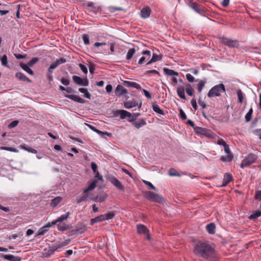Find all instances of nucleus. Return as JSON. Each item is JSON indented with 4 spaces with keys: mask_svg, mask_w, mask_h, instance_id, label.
Listing matches in <instances>:
<instances>
[{
    "mask_svg": "<svg viewBox=\"0 0 261 261\" xmlns=\"http://www.w3.org/2000/svg\"><path fill=\"white\" fill-rule=\"evenodd\" d=\"M193 253L196 256L206 260H211L215 256V248L206 241H197L194 245Z\"/></svg>",
    "mask_w": 261,
    "mask_h": 261,
    "instance_id": "f257e3e1",
    "label": "nucleus"
},
{
    "mask_svg": "<svg viewBox=\"0 0 261 261\" xmlns=\"http://www.w3.org/2000/svg\"><path fill=\"white\" fill-rule=\"evenodd\" d=\"M225 92V87L224 84H220L212 87L207 93V96L210 98L220 96L221 92Z\"/></svg>",
    "mask_w": 261,
    "mask_h": 261,
    "instance_id": "f03ea898",
    "label": "nucleus"
},
{
    "mask_svg": "<svg viewBox=\"0 0 261 261\" xmlns=\"http://www.w3.org/2000/svg\"><path fill=\"white\" fill-rule=\"evenodd\" d=\"M96 180H94L90 185H89L86 189L83 190V193L84 195L80 198L76 199V202L77 203H80L83 201H85L88 200L89 192L93 190L96 187Z\"/></svg>",
    "mask_w": 261,
    "mask_h": 261,
    "instance_id": "7ed1b4c3",
    "label": "nucleus"
},
{
    "mask_svg": "<svg viewBox=\"0 0 261 261\" xmlns=\"http://www.w3.org/2000/svg\"><path fill=\"white\" fill-rule=\"evenodd\" d=\"M144 197L149 200L158 203H162L164 201V199L162 196L151 191L145 192L144 193Z\"/></svg>",
    "mask_w": 261,
    "mask_h": 261,
    "instance_id": "20e7f679",
    "label": "nucleus"
},
{
    "mask_svg": "<svg viewBox=\"0 0 261 261\" xmlns=\"http://www.w3.org/2000/svg\"><path fill=\"white\" fill-rule=\"evenodd\" d=\"M83 6L87 11L94 14L101 10L100 6H97L95 3L92 2H86Z\"/></svg>",
    "mask_w": 261,
    "mask_h": 261,
    "instance_id": "39448f33",
    "label": "nucleus"
},
{
    "mask_svg": "<svg viewBox=\"0 0 261 261\" xmlns=\"http://www.w3.org/2000/svg\"><path fill=\"white\" fill-rule=\"evenodd\" d=\"M219 39L223 44L230 48H238L240 46L239 42L237 40H232L224 36L219 37Z\"/></svg>",
    "mask_w": 261,
    "mask_h": 261,
    "instance_id": "423d86ee",
    "label": "nucleus"
},
{
    "mask_svg": "<svg viewBox=\"0 0 261 261\" xmlns=\"http://www.w3.org/2000/svg\"><path fill=\"white\" fill-rule=\"evenodd\" d=\"M257 159V156L253 153H250L242 161L240 167L244 168L249 166L255 162Z\"/></svg>",
    "mask_w": 261,
    "mask_h": 261,
    "instance_id": "0eeeda50",
    "label": "nucleus"
},
{
    "mask_svg": "<svg viewBox=\"0 0 261 261\" xmlns=\"http://www.w3.org/2000/svg\"><path fill=\"white\" fill-rule=\"evenodd\" d=\"M72 80L74 83L79 86H87L89 85V80L87 76L82 79L79 76L73 75L72 76Z\"/></svg>",
    "mask_w": 261,
    "mask_h": 261,
    "instance_id": "6e6552de",
    "label": "nucleus"
},
{
    "mask_svg": "<svg viewBox=\"0 0 261 261\" xmlns=\"http://www.w3.org/2000/svg\"><path fill=\"white\" fill-rule=\"evenodd\" d=\"M194 130L197 134L206 136L209 138H212L213 137V135L211 134L210 132L207 129L196 127V128H194Z\"/></svg>",
    "mask_w": 261,
    "mask_h": 261,
    "instance_id": "1a4fd4ad",
    "label": "nucleus"
},
{
    "mask_svg": "<svg viewBox=\"0 0 261 261\" xmlns=\"http://www.w3.org/2000/svg\"><path fill=\"white\" fill-rule=\"evenodd\" d=\"M137 232L139 234H146V239L150 240V236L149 234V229L146 226L143 224H138L137 226Z\"/></svg>",
    "mask_w": 261,
    "mask_h": 261,
    "instance_id": "9d476101",
    "label": "nucleus"
},
{
    "mask_svg": "<svg viewBox=\"0 0 261 261\" xmlns=\"http://www.w3.org/2000/svg\"><path fill=\"white\" fill-rule=\"evenodd\" d=\"M108 179L116 188L121 190H124V187L121 182L114 176H109Z\"/></svg>",
    "mask_w": 261,
    "mask_h": 261,
    "instance_id": "9b49d317",
    "label": "nucleus"
},
{
    "mask_svg": "<svg viewBox=\"0 0 261 261\" xmlns=\"http://www.w3.org/2000/svg\"><path fill=\"white\" fill-rule=\"evenodd\" d=\"M127 93V90L121 85H118L115 90V95L118 97H120L123 94Z\"/></svg>",
    "mask_w": 261,
    "mask_h": 261,
    "instance_id": "f8f14e48",
    "label": "nucleus"
},
{
    "mask_svg": "<svg viewBox=\"0 0 261 261\" xmlns=\"http://www.w3.org/2000/svg\"><path fill=\"white\" fill-rule=\"evenodd\" d=\"M151 13V10L149 7H145L142 9L140 12V16L144 19L148 18Z\"/></svg>",
    "mask_w": 261,
    "mask_h": 261,
    "instance_id": "ddd939ff",
    "label": "nucleus"
},
{
    "mask_svg": "<svg viewBox=\"0 0 261 261\" xmlns=\"http://www.w3.org/2000/svg\"><path fill=\"white\" fill-rule=\"evenodd\" d=\"M56 251L53 246H49L48 248H45L42 251V256L44 257H49Z\"/></svg>",
    "mask_w": 261,
    "mask_h": 261,
    "instance_id": "4468645a",
    "label": "nucleus"
},
{
    "mask_svg": "<svg viewBox=\"0 0 261 261\" xmlns=\"http://www.w3.org/2000/svg\"><path fill=\"white\" fill-rule=\"evenodd\" d=\"M65 96L67 98H68L74 101H76L77 102L80 103H85L86 102V100L82 99L80 97L75 95H65Z\"/></svg>",
    "mask_w": 261,
    "mask_h": 261,
    "instance_id": "2eb2a0df",
    "label": "nucleus"
},
{
    "mask_svg": "<svg viewBox=\"0 0 261 261\" xmlns=\"http://www.w3.org/2000/svg\"><path fill=\"white\" fill-rule=\"evenodd\" d=\"M15 77L21 81L27 82L28 83L32 82L30 79L27 77L23 73L21 72H17L15 74Z\"/></svg>",
    "mask_w": 261,
    "mask_h": 261,
    "instance_id": "dca6fc26",
    "label": "nucleus"
},
{
    "mask_svg": "<svg viewBox=\"0 0 261 261\" xmlns=\"http://www.w3.org/2000/svg\"><path fill=\"white\" fill-rule=\"evenodd\" d=\"M152 108L153 111L156 112V113L161 114L162 115H165L164 111L160 109L156 101H154L153 102H152Z\"/></svg>",
    "mask_w": 261,
    "mask_h": 261,
    "instance_id": "f3484780",
    "label": "nucleus"
},
{
    "mask_svg": "<svg viewBox=\"0 0 261 261\" xmlns=\"http://www.w3.org/2000/svg\"><path fill=\"white\" fill-rule=\"evenodd\" d=\"M3 258L9 261H21V258L18 256H15L13 255L6 254L3 256Z\"/></svg>",
    "mask_w": 261,
    "mask_h": 261,
    "instance_id": "a211bd4d",
    "label": "nucleus"
},
{
    "mask_svg": "<svg viewBox=\"0 0 261 261\" xmlns=\"http://www.w3.org/2000/svg\"><path fill=\"white\" fill-rule=\"evenodd\" d=\"M138 105V102L135 99H132L124 102V107L126 109H130L133 107H136Z\"/></svg>",
    "mask_w": 261,
    "mask_h": 261,
    "instance_id": "6ab92c4d",
    "label": "nucleus"
},
{
    "mask_svg": "<svg viewBox=\"0 0 261 261\" xmlns=\"http://www.w3.org/2000/svg\"><path fill=\"white\" fill-rule=\"evenodd\" d=\"M177 93L178 96L181 99L186 100V97L185 94V88L182 86H179L177 88Z\"/></svg>",
    "mask_w": 261,
    "mask_h": 261,
    "instance_id": "aec40b11",
    "label": "nucleus"
},
{
    "mask_svg": "<svg viewBox=\"0 0 261 261\" xmlns=\"http://www.w3.org/2000/svg\"><path fill=\"white\" fill-rule=\"evenodd\" d=\"M20 147L24 150H26L29 152H31V153H37L38 152L37 150H36L35 149H34L31 147H30L29 145L25 144H21L20 145Z\"/></svg>",
    "mask_w": 261,
    "mask_h": 261,
    "instance_id": "412c9836",
    "label": "nucleus"
},
{
    "mask_svg": "<svg viewBox=\"0 0 261 261\" xmlns=\"http://www.w3.org/2000/svg\"><path fill=\"white\" fill-rule=\"evenodd\" d=\"M103 221H105L103 215H101L94 218L91 219L90 220V224L91 225H93L96 223L102 222Z\"/></svg>",
    "mask_w": 261,
    "mask_h": 261,
    "instance_id": "4be33fe9",
    "label": "nucleus"
},
{
    "mask_svg": "<svg viewBox=\"0 0 261 261\" xmlns=\"http://www.w3.org/2000/svg\"><path fill=\"white\" fill-rule=\"evenodd\" d=\"M20 66L25 71H26L27 73H28L29 74H30V75H34V71L30 68V66H29V65H28L27 64H25V63H20Z\"/></svg>",
    "mask_w": 261,
    "mask_h": 261,
    "instance_id": "5701e85b",
    "label": "nucleus"
},
{
    "mask_svg": "<svg viewBox=\"0 0 261 261\" xmlns=\"http://www.w3.org/2000/svg\"><path fill=\"white\" fill-rule=\"evenodd\" d=\"M132 124L137 128L139 129L140 127L145 125L146 124V120L142 119L138 121H135L132 123Z\"/></svg>",
    "mask_w": 261,
    "mask_h": 261,
    "instance_id": "b1692460",
    "label": "nucleus"
},
{
    "mask_svg": "<svg viewBox=\"0 0 261 261\" xmlns=\"http://www.w3.org/2000/svg\"><path fill=\"white\" fill-rule=\"evenodd\" d=\"M215 225L213 223L208 224L206 226V231L210 234H214L215 232Z\"/></svg>",
    "mask_w": 261,
    "mask_h": 261,
    "instance_id": "393cba45",
    "label": "nucleus"
},
{
    "mask_svg": "<svg viewBox=\"0 0 261 261\" xmlns=\"http://www.w3.org/2000/svg\"><path fill=\"white\" fill-rule=\"evenodd\" d=\"M163 71L165 73V74L167 75H170V76H172V75H175V76H177L178 75V73L176 71H175L172 69H170L169 68H163Z\"/></svg>",
    "mask_w": 261,
    "mask_h": 261,
    "instance_id": "a878e982",
    "label": "nucleus"
},
{
    "mask_svg": "<svg viewBox=\"0 0 261 261\" xmlns=\"http://www.w3.org/2000/svg\"><path fill=\"white\" fill-rule=\"evenodd\" d=\"M116 215L115 211H109L106 214L103 215L105 220H109L114 218Z\"/></svg>",
    "mask_w": 261,
    "mask_h": 261,
    "instance_id": "bb28decb",
    "label": "nucleus"
},
{
    "mask_svg": "<svg viewBox=\"0 0 261 261\" xmlns=\"http://www.w3.org/2000/svg\"><path fill=\"white\" fill-rule=\"evenodd\" d=\"M62 200V198L58 196L54 199H53L50 202V206L52 207L56 206Z\"/></svg>",
    "mask_w": 261,
    "mask_h": 261,
    "instance_id": "cd10ccee",
    "label": "nucleus"
},
{
    "mask_svg": "<svg viewBox=\"0 0 261 261\" xmlns=\"http://www.w3.org/2000/svg\"><path fill=\"white\" fill-rule=\"evenodd\" d=\"M131 116L132 114L130 112L124 110H120V117L121 119H124L127 117H130Z\"/></svg>",
    "mask_w": 261,
    "mask_h": 261,
    "instance_id": "c85d7f7f",
    "label": "nucleus"
},
{
    "mask_svg": "<svg viewBox=\"0 0 261 261\" xmlns=\"http://www.w3.org/2000/svg\"><path fill=\"white\" fill-rule=\"evenodd\" d=\"M136 49L135 48H132L128 49V52L126 56V59L127 60H130L134 54L136 53Z\"/></svg>",
    "mask_w": 261,
    "mask_h": 261,
    "instance_id": "c756f323",
    "label": "nucleus"
},
{
    "mask_svg": "<svg viewBox=\"0 0 261 261\" xmlns=\"http://www.w3.org/2000/svg\"><path fill=\"white\" fill-rule=\"evenodd\" d=\"M190 7L198 13L201 14L202 13L203 10L199 7L196 3H192L190 4Z\"/></svg>",
    "mask_w": 261,
    "mask_h": 261,
    "instance_id": "7c9ffc66",
    "label": "nucleus"
},
{
    "mask_svg": "<svg viewBox=\"0 0 261 261\" xmlns=\"http://www.w3.org/2000/svg\"><path fill=\"white\" fill-rule=\"evenodd\" d=\"M185 86L186 87V91L187 94L189 96H192L193 95L194 91L193 88L190 84H186Z\"/></svg>",
    "mask_w": 261,
    "mask_h": 261,
    "instance_id": "2f4dec72",
    "label": "nucleus"
},
{
    "mask_svg": "<svg viewBox=\"0 0 261 261\" xmlns=\"http://www.w3.org/2000/svg\"><path fill=\"white\" fill-rule=\"evenodd\" d=\"M261 216V211H256L254 214H251L248 217V218L251 220H255L257 218Z\"/></svg>",
    "mask_w": 261,
    "mask_h": 261,
    "instance_id": "473e14b6",
    "label": "nucleus"
},
{
    "mask_svg": "<svg viewBox=\"0 0 261 261\" xmlns=\"http://www.w3.org/2000/svg\"><path fill=\"white\" fill-rule=\"evenodd\" d=\"M140 115V113H133L132 114L131 118L128 119V121L132 123H134Z\"/></svg>",
    "mask_w": 261,
    "mask_h": 261,
    "instance_id": "72a5a7b5",
    "label": "nucleus"
},
{
    "mask_svg": "<svg viewBox=\"0 0 261 261\" xmlns=\"http://www.w3.org/2000/svg\"><path fill=\"white\" fill-rule=\"evenodd\" d=\"M0 60L3 66L8 67V58L6 55H4L2 57H0Z\"/></svg>",
    "mask_w": 261,
    "mask_h": 261,
    "instance_id": "f704fd0d",
    "label": "nucleus"
},
{
    "mask_svg": "<svg viewBox=\"0 0 261 261\" xmlns=\"http://www.w3.org/2000/svg\"><path fill=\"white\" fill-rule=\"evenodd\" d=\"M1 150H7L14 152H18V150L15 148L11 147L2 146L0 148Z\"/></svg>",
    "mask_w": 261,
    "mask_h": 261,
    "instance_id": "c9c22d12",
    "label": "nucleus"
},
{
    "mask_svg": "<svg viewBox=\"0 0 261 261\" xmlns=\"http://www.w3.org/2000/svg\"><path fill=\"white\" fill-rule=\"evenodd\" d=\"M232 180L233 177L231 174L228 173H226L224 174L223 180L227 181V182L229 183Z\"/></svg>",
    "mask_w": 261,
    "mask_h": 261,
    "instance_id": "e433bc0d",
    "label": "nucleus"
},
{
    "mask_svg": "<svg viewBox=\"0 0 261 261\" xmlns=\"http://www.w3.org/2000/svg\"><path fill=\"white\" fill-rule=\"evenodd\" d=\"M169 174L171 176H180L179 173L174 168H171L169 172Z\"/></svg>",
    "mask_w": 261,
    "mask_h": 261,
    "instance_id": "4c0bfd02",
    "label": "nucleus"
},
{
    "mask_svg": "<svg viewBox=\"0 0 261 261\" xmlns=\"http://www.w3.org/2000/svg\"><path fill=\"white\" fill-rule=\"evenodd\" d=\"M69 215H70V213L69 212L66 213V214L58 217V218L57 219V221H58L59 222H62L63 221L67 219L68 217H69Z\"/></svg>",
    "mask_w": 261,
    "mask_h": 261,
    "instance_id": "58836bf2",
    "label": "nucleus"
},
{
    "mask_svg": "<svg viewBox=\"0 0 261 261\" xmlns=\"http://www.w3.org/2000/svg\"><path fill=\"white\" fill-rule=\"evenodd\" d=\"M69 229L68 225L65 224L58 225V229L60 231H65Z\"/></svg>",
    "mask_w": 261,
    "mask_h": 261,
    "instance_id": "ea45409f",
    "label": "nucleus"
},
{
    "mask_svg": "<svg viewBox=\"0 0 261 261\" xmlns=\"http://www.w3.org/2000/svg\"><path fill=\"white\" fill-rule=\"evenodd\" d=\"M48 230V229H46L44 228V227H41L40 229H39L38 233L36 234V236H43L44 235L46 232H47Z\"/></svg>",
    "mask_w": 261,
    "mask_h": 261,
    "instance_id": "a19ab883",
    "label": "nucleus"
},
{
    "mask_svg": "<svg viewBox=\"0 0 261 261\" xmlns=\"http://www.w3.org/2000/svg\"><path fill=\"white\" fill-rule=\"evenodd\" d=\"M86 124L91 130L96 132L98 134L101 135V134H103V132L98 129L96 127H95L92 125L89 124Z\"/></svg>",
    "mask_w": 261,
    "mask_h": 261,
    "instance_id": "79ce46f5",
    "label": "nucleus"
},
{
    "mask_svg": "<svg viewBox=\"0 0 261 261\" xmlns=\"http://www.w3.org/2000/svg\"><path fill=\"white\" fill-rule=\"evenodd\" d=\"M237 95L239 102L240 103H242L243 100V94L241 89H238L237 90Z\"/></svg>",
    "mask_w": 261,
    "mask_h": 261,
    "instance_id": "37998d69",
    "label": "nucleus"
},
{
    "mask_svg": "<svg viewBox=\"0 0 261 261\" xmlns=\"http://www.w3.org/2000/svg\"><path fill=\"white\" fill-rule=\"evenodd\" d=\"M38 61L39 59L38 58H33L29 62H28L27 64L30 67H32L35 64L38 62Z\"/></svg>",
    "mask_w": 261,
    "mask_h": 261,
    "instance_id": "c03bdc74",
    "label": "nucleus"
},
{
    "mask_svg": "<svg viewBox=\"0 0 261 261\" xmlns=\"http://www.w3.org/2000/svg\"><path fill=\"white\" fill-rule=\"evenodd\" d=\"M233 155L232 154H229L227 156L225 157H222L221 160L222 161L225 162H231L233 159Z\"/></svg>",
    "mask_w": 261,
    "mask_h": 261,
    "instance_id": "a18cd8bd",
    "label": "nucleus"
},
{
    "mask_svg": "<svg viewBox=\"0 0 261 261\" xmlns=\"http://www.w3.org/2000/svg\"><path fill=\"white\" fill-rule=\"evenodd\" d=\"M204 85H205V82L203 81H200L199 82V83H198V84L197 85V89H198V91L199 93L201 92L204 86Z\"/></svg>",
    "mask_w": 261,
    "mask_h": 261,
    "instance_id": "49530a36",
    "label": "nucleus"
},
{
    "mask_svg": "<svg viewBox=\"0 0 261 261\" xmlns=\"http://www.w3.org/2000/svg\"><path fill=\"white\" fill-rule=\"evenodd\" d=\"M162 55H158L156 54H153L151 59L152 61L155 62L156 61L161 60L162 59Z\"/></svg>",
    "mask_w": 261,
    "mask_h": 261,
    "instance_id": "de8ad7c7",
    "label": "nucleus"
},
{
    "mask_svg": "<svg viewBox=\"0 0 261 261\" xmlns=\"http://www.w3.org/2000/svg\"><path fill=\"white\" fill-rule=\"evenodd\" d=\"M109 11L112 12L114 13L116 11H122L123 9L120 7H116L114 6H110L109 7Z\"/></svg>",
    "mask_w": 261,
    "mask_h": 261,
    "instance_id": "09e8293b",
    "label": "nucleus"
},
{
    "mask_svg": "<svg viewBox=\"0 0 261 261\" xmlns=\"http://www.w3.org/2000/svg\"><path fill=\"white\" fill-rule=\"evenodd\" d=\"M83 40L85 45H88L90 43L89 36L87 34L83 35Z\"/></svg>",
    "mask_w": 261,
    "mask_h": 261,
    "instance_id": "8fccbe9b",
    "label": "nucleus"
},
{
    "mask_svg": "<svg viewBox=\"0 0 261 261\" xmlns=\"http://www.w3.org/2000/svg\"><path fill=\"white\" fill-rule=\"evenodd\" d=\"M143 183L146 185V186H148L150 189L153 190H156V188L149 181L143 180Z\"/></svg>",
    "mask_w": 261,
    "mask_h": 261,
    "instance_id": "3c124183",
    "label": "nucleus"
},
{
    "mask_svg": "<svg viewBox=\"0 0 261 261\" xmlns=\"http://www.w3.org/2000/svg\"><path fill=\"white\" fill-rule=\"evenodd\" d=\"M79 66L80 67L81 69L85 74H87L88 69L87 67L85 65L80 63L79 64Z\"/></svg>",
    "mask_w": 261,
    "mask_h": 261,
    "instance_id": "603ef678",
    "label": "nucleus"
},
{
    "mask_svg": "<svg viewBox=\"0 0 261 261\" xmlns=\"http://www.w3.org/2000/svg\"><path fill=\"white\" fill-rule=\"evenodd\" d=\"M91 167L92 170H93V172L97 173L98 172V170H97V168H98L95 162H91Z\"/></svg>",
    "mask_w": 261,
    "mask_h": 261,
    "instance_id": "864d4df0",
    "label": "nucleus"
},
{
    "mask_svg": "<svg viewBox=\"0 0 261 261\" xmlns=\"http://www.w3.org/2000/svg\"><path fill=\"white\" fill-rule=\"evenodd\" d=\"M61 82L63 85L65 86H68L70 84V81L68 79H66L65 77H62L61 79Z\"/></svg>",
    "mask_w": 261,
    "mask_h": 261,
    "instance_id": "5fc2aeb1",
    "label": "nucleus"
},
{
    "mask_svg": "<svg viewBox=\"0 0 261 261\" xmlns=\"http://www.w3.org/2000/svg\"><path fill=\"white\" fill-rule=\"evenodd\" d=\"M187 80L191 83L194 82L195 81V78L191 74L187 73L186 75Z\"/></svg>",
    "mask_w": 261,
    "mask_h": 261,
    "instance_id": "6e6d98bb",
    "label": "nucleus"
},
{
    "mask_svg": "<svg viewBox=\"0 0 261 261\" xmlns=\"http://www.w3.org/2000/svg\"><path fill=\"white\" fill-rule=\"evenodd\" d=\"M254 198L258 200H261V191L258 190L255 192Z\"/></svg>",
    "mask_w": 261,
    "mask_h": 261,
    "instance_id": "4d7b16f0",
    "label": "nucleus"
},
{
    "mask_svg": "<svg viewBox=\"0 0 261 261\" xmlns=\"http://www.w3.org/2000/svg\"><path fill=\"white\" fill-rule=\"evenodd\" d=\"M52 246L54 248L55 250L56 251L57 249L64 247V245H63L62 242H61V243H57Z\"/></svg>",
    "mask_w": 261,
    "mask_h": 261,
    "instance_id": "13d9d810",
    "label": "nucleus"
},
{
    "mask_svg": "<svg viewBox=\"0 0 261 261\" xmlns=\"http://www.w3.org/2000/svg\"><path fill=\"white\" fill-rule=\"evenodd\" d=\"M56 63H57V64L59 65L63 64V63H64L66 62V60L65 58H60L59 59H57L56 61Z\"/></svg>",
    "mask_w": 261,
    "mask_h": 261,
    "instance_id": "bf43d9fd",
    "label": "nucleus"
},
{
    "mask_svg": "<svg viewBox=\"0 0 261 261\" xmlns=\"http://www.w3.org/2000/svg\"><path fill=\"white\" fill-rule=\"evenodd\" d=\"M179 115H180L181 118L182 120H186L187 119V116H186V114L185 113V112H184V111L181 109H180V110H179Z\"/></svg>",
    "mask_w": 261,
    "mask_h": 261,
    "instance_id": "052dcab7",
    "label": "nucleus"
},
{
    "mask_svg": "<svg viewBox=\"0 0 261 261\" xmlns=\"http://www.w3.org/2000/svg\"><path fill=\"white\" fill-rule=\"evenodd\" d=\"M191 103L193 107V108L194 109V110L196 111L197 110V106L196 103V100L195 98H193L191 101Z\"/></svg>",
    "mask_w": 261,
    "mask_h": 261,
    "instance_id": "680f3d73",
    "label": "nucleus"
},
{
    "mask_svg": "<svg viewBox=\"0 0 261 261\" xmlns=\"http://www.w3.org/2000/svg\"><path fill=\"white\" fill-rule=\"evenodd\" d=\"M18 123V121L17 120H14L12 122H11L9 125V128H13L15 127Z\"/></svg>",
    "mask_w": 261,
    "mask_h": 261,
    "instance_id": "e2e57ef3",
    "label": "nucleus"
},
{
    "mask_svg": "<svg viewBox=\"0 0 261 261\" xmlns=\"http://www.w3.org/2000/svg\"><path fill=\"white\" fill-rule=\"evenodd\" d=\"M98 197L95 196L93 194H90L89 193V198L88 199H90L91 200L94 201L95 202L97 201Z\"/></svg>",
    "mask_w": 261,
    "mask_h": 261,
    "instance_id": "0e129e2a",
    "label": "nucleus"
},
{
    "mask_svg": "<svg viewBox=\"0 0 261 261\" xmlns=\"http://www.w3.org/2000/svg\"><path fill=\"white\" fill-rule=\"evenodd\" d=\"M224 151L225 152L228 154V155L229 154H230V150L229 149V146L228 144H226L225 145H224Z\"/></svg>",
    "mask_w": 261,
    "mask_h": 261,
    "instance_id": "69168bd1",
    "label": "nucleus"
},
{
    "mask_svg": "<svg viewBox=\"0 0 261 261\" xmlns=\"http://www.w3.org/2000/svg\"><path fill=\"white\" fill-rule=\"evenodd\" d=\"M198 103L200 106L202 107V108H205L206 107V103L202 100L201 97H199L198 99Z\"/></svg>",
    "mask_w": 261,
    "mask_h": 261,
    "instance_id": "338daca9",
    "label": "nucleus"
},
{
    "mask_svg": "<svg viewBox=\"0 0 261 261\" xmlns=\"http://www.w3.org/2000/svg\"><path fill=\"white\" fill-rule=\"evenodd\" d=\"M254 133L256 135L259 137V138L261 140V129H257L254 130Z\"/></svg>",
    "mask_w": 261,
    "mask_h": 261,
    "instance_id": "774afa93",
    "label": "nucleus"
}]
</instances>
